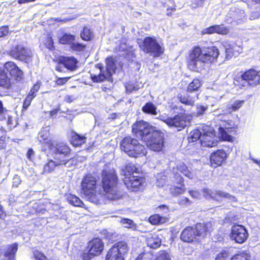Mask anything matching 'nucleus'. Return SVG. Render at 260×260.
<instances>
[{"label":"nucleus","mask_w":260,"mask_h":260,"mask_svg":"<svg viewBox=\"0 0 260 260\" xmlns=\"http://www.w3.org/2000/svg\"><path fill=\"white\" fill-rule=\"evenodd\" d=\"M201 85V81L199 79H194L192 82L189 84L187 87V91L189 92L197 91L200 88Z\"/></svg>","instance_id":"33"},{"label":"nucleus","mask_w":260,"mask_h":260,"mask_svg":"<svg viewBox=\"0 0 260 260\" xmlns=\"http://www.w3.org/2000/svg\"><path fill=\"white\" fill-rule=\"evenodd\" d=\"M235 86L240 89H246L250 86H254L260 84V71L250 69L234 78Z\"/></svg>","instance_id":"4"},{"label":"nucleus","mask_w":260,"mask_h":260,"mask_svg":"<svg viewBox=\"0 0 260 260\" xmlns=\"http://www.w3.org/2000/svg\"><path fill=\"white\" fill-rule=\"evenodd\" d=\"M213 230L211 221L205 223H198L194 227H186L181 233L180 239L184 242H192L204 238Z\"/></svg>","instance_id":"3"},{"label":"nucleus","mask_w":260,"mask_h":260,"mask_svg":"<svg viewBox=\"0 0 260 260\" xmlns=\"http://www.w3.org/2000/svg\"><path fill=\"white\" fill-rule=\"evenodd\" d=\"M106 63V70H104L102 64L99 63L96 65V68L100 69V72L98 75L91 74V78L93 82L99 83L107 81L112 83V76L116 69L115 60L112 57H109L107 58Z\"/></svg>","instance_id":"5"},{"label":"nucleus","mask_w":260,"mask_h":260,"mask_svg":"<svg viewBox=\"0 0 260 260\" xmlns=\"http://www.w3.org/2000/svg\"><path fill=\"white\" fill-rule=\"evenodd\" d=\"M224 46L225 48L226 58L229 59L233 55V45L225 44Z\"/></svg>","instance_id":"44"},{"label":"nucleus","mask_w":260,"mask_h":260,"mask_svg":"<svg viewBox=\"0 0 260 260\" xmlns=\"http://www.w3.org/2000/svg\"><path fill=\"white\" fill-rule=\"evenodd\" d=\"M94 256V255L90 254L89 250L86 248V249L83 252L81 256L83 260H90L91 258Z\"/></svg>","instance_id":"49"},{"label":"nucleus","mask_w":260,"mask_h":260,"mask_svg":"<svg viewBox=\"0 0 260 260\" xmlns=\"http://www.w3.org/2000/svg\"><path fill=\"white\" fill-rule=\"evenodd\" d=\"M126 90L127 92L131 93L134 90H137L138 89V88L132 84H128L126 86Z\"/></svg>","instance_id":"56"},{"label":"nucleus","mask_w":260,"mask_h":260,"mask_svg":"<svg viewBox=\"0 0 260 260\" xmlns=\"http://www.w3.org/2000/svg\"><path fill=\"white\" fill-rule=\"evenodd\" d=\"M248 257L246 254L241 253L234 255L231 260H249Z\"/></svg>","instance_id":"47"},{"label":"nucleus","mask_w":260,"mask_h":260,"mask_svg":"<svg viewBox=\"0 0 260 260\" xmlns=\"http://www.w3.org/2000/svg\"><path fill=\"white\" fill-rule=\"evenodd\" d=\"M246 15L244 10L238 7H231L225 16V21L229 24H238L244 22Z\"/></svg>","instance_id":"14"},{"label":"nucleus","mask_w":260,"mask_h":260,"mask_svg":"<svg viewBox=\"0 0 260 260\" xmlns=\"http://www.w3.org/2000/svg\"><path fill=\"white\" fill-rule=\"evenodd\" d=\"M10 55L15 59L28 63L32 60L33 53L29 48L18 45L11 49Z\"/></svg>","instance_id":"13"},{"label":"nucleus","mask_w":260,"mask_h":260,"mask_svg":"<svg viewBox=\"0 0 260 260\" xmlns=\"http://www.w3.org/2000/svg\"><path fill=\"white\" fill-rule=\"evenodd\" d=\"M87 248L90 254L96 256L102 252L104 249V243L101 239L96 238L88 242Z\"/></svg>","instance_id":"22"},{"label":"nucleus","mask_w":260,"mask_h":260,"mask_svg":"<svg viewBox=\"0 0 260 260\" xmlns=\"http://www.w3.org/2000/svg\"><path fill=\"white\" fill-rule=\"evenodd\" d=\"M143 141L150 149L156 152L160 151L164 147V134L156 129L150 135L145 136Z\"/></svg>","instance_id":"8"},{"label":"nucleus","mask_w":260,"mask_h":260,"mask_svg":"<svg viewBox=\"0 0 260 260\" xmlns=\"http://www.w3.org/2000/svg\"><path fill=\"white\" fill-rule=\"evenodd\" d=\"M17 244L11 245L7 250L5 252L4 255L7 260H14L16 251H17Z\"/></svg>","instance_id":"30"},{"label":"nucleus","mask_w":260,"mask_h":260,"mask_svg":"<svg viewBox=\"0 0 260 260\" xmlns=\"http://www.w3.org/2000/svg\"><path fill=\"white\" fill-rule=\"evenodd\" d=\"M74 100L75 98L73 95H66L64 98V101L69 103L72 102Z\"/></svg>","instance_id":"64"},{"label":"nucleus","mask_w":260,"mask_h":260,"mask_svg":"<svg viewBox=\"0 0 260 260\" xmlns=\"http://www.w3.org/2000/svg\"><path fill=\"white\" fill-rule=\"evenodd\" d=\"M180 101L186 105L192 106L194 104V98L190 97L189 95H181L179 97Z\"/></svg>","instance_id":"38"},{"label":"nucleus","mask_w":260,"mask_h":260,"mask_svg":"<svg viewBox=\"0 0 260 260\" xmlns=\"http://www.w3.org/2000/svg\"><path fill=\"white\" fill-rule=\"evenodd\" d=\"M185 176L187 177L189 179H192L193 178V174L189 171L187 168H186L182 173Z\"/></svg>","instance_id":"62"},{"label":"nucleus","mask_w":260,"mask_h":260,"mask_svg":"<svg viewBox=\"0 0 260 260\" xmlns=\"http://www.w3.org/2000/svg\"><path fill=\"white\" fill-rule=\"evenodd\" d=\"M178 203L180 205H188L191 204V201L186 197H181L179 199Z\"/></svg>","instance_id":"50"},{"label":"nucleus","mask_w":260,"mask_h":260,"mask_svg":"<svg viewBox=\"0 0 260 260\" xmlns=\"http://www.w3.org/2000/svg\"><path fill=\"white\" fill-rule=\"evenodd\" d=\"M102 186L105 197L111 201L121 199L124 192L118 186L117 177L114 170L104 168L102 173Z\"/></svg>","instance_id":"2"},{"label":"nucleus","mask_w":260,"mask_h":260,"mask_svg":"<svg viewBox=\"0 0 260 260\" xmlns=\"http://www.w3.org/2000/svg\"><path fill=\"white\" fill-rule=\"evenodd\" d=\"M140 48L146 53L150 54L154 57H158L164 53V48L154 38L146 37L140 45Z\"/></svg>","instance_id":"7"},{"label":"nucleus","mask_w":260,"mask_h":260,"mask_svg":"<svg viewBox=\"0 0 260 260\" xmlns=\"http://www.w3.org/2000/svg\"><path fill=\"white\" fill-rule=\"evenodd\" d=\"M54 160L58 166H64L72 168L74 166L75 160L70 157V155L66 154L54 153Z\"/></svg>","instance_id":"20"},{"label":"nucleus","mask_w":260,"mask_h":260,"mask_svg":"<svg viewBox=\"0 0 260 260\" xmlns=\"http://www.w3.org/2000/svg\"><path fill=\"white\" fill-rule=\"evenodd\" d=\"M219 54V50L215 46L203 49L195 47L189 53L187 59L188 67L192 71L200 72L206 64L216 60Z\"/></svg>","instance_id":"1"},{"label":"nucleus","mask_w":260,"mask_h":260,"mask_svg":"<svg viewBox=\"0 0 260 260\" xmlns=\"http://www.w3.org/2000/svg\"><path fill=\"white\" fill-rule=\"evenodd\" d=\"M68 78H58L56 83L58 85H63L68 81Z\"/></svg>","instance_id":"58"},{"label":"nucleus","mask_w":260,"mask_h":260,"mask_svg":"<svg viewBox=\"0 0 260 260\" xmlns=\"http://www.w3.org/2000/svg\"><path fill=\"white\" fill-rule=\"evenodd\" d=\"M120 149L129 156L136 157L139 155H145L146 151L143 145L140 144L138 141L131 137L124 138L120 144Z\"/></svg>","instance_id":"6"},{"label":"nucleus","mask_w":260,"mask_h":260,"mask_svg":"<svg viewBox=\"0 0 260 260\" xmlns=\"http://www.w3.org/2000/svg\"><path fill=\"white\" fill-rule=\"evenodd\" d=\"M128 250V248L125 242H117L108 251L106 260H124V256Z\"/></svg>","instance_id":"10"},{"label":"nucleus","mask_w":260,"mask_h":260,"mask_svg":"<svg viewBox=\"0 0 260 260\" xmlns=\"http://www.w3.org/2000/svg\"><path fill=\"white\" fill-rule=\"evenodd\" d=\"M67 199L71 204L75 206L81 207L83 204L81 200L78 197L73 194H69Z\"/></svg>","instance_id":"36"},{"label":"nucleus","mask_w":260,"mask_h":260,"mask_svg":"<svg viewBox=\"0 0 260 260\" xmlns=\"http://www.w3.org/2000/svg\"><path fill=\"white\" fill-rule=\"evenodd\" d=\"M189 194L194 199H200L201 197V194L197 191L190 190L189 191Z\"/></svg>","instance_id":"59"},{"label":"nucleus","mask_w":260,"mask_h":260,"mask_svg":"<svg viewBox=\"0 0 260 260\" xmlns=\"http://www.w3.org/2000/svg\"><path fill=\"white\" fill-rule=\"evenodd\" d=\"M157 107L152 102H148L146 103L142 108V111L146 114L156 115L157 114Z\"/></svg>","instance_id":"27"},{"label":"nucleus","mask_w":260,"mask_h":260,"mask_svg":"<svg viewBox=\"0 0 260 260\" xmlns=\"http://www.w3.org/2000/svg\"><path fill=\"white\" fill-rule=\"evenodd\" d=\"M244 103V100L236 101L231 106L232 109L234 110H238Z\"/></svg>","instance_id":"48"},{"label":"nucleus","mask_w":260,"mask_h":260,"mask_svg":"<svg viewBox=\"0 0 260 260\" xmlns=\"http://www.w3.org/2000/svg\"><path fill=\"white\" fill-rule=\"evenodd\" d=\"M36 260H47V258L43 254L41 253H35Z\"/></svg>","instance_id":"60"},{"label":"nucleus","mask_w":260,"mask_h":260,"mask_svg":"<svg viewBox=\"0 0 260 260\" xmlns=\"http://www.w3.org/2000/svg\"><path fill=\"white\" fill-rule=\"evenodd\" d=\"M9 32V27L3 26L0 27V38L6 36Z\"/></svg>","instance_id":"52"},{"label":"nucleus","mask_w":260,"mask_h":260,"mask_svg":"<svg viewBox=\"0 0 260 260\" xmlns=\"http://www.w3.org/2000/svg\"><path fill=\"white\" fill-rule=\"evenodd\" d=\"M248 236V233L244 226L236 224L232 227L230 238L236 243L239 244L244 243Z\"/></svg>","instance_id":"15"},{"label":"nucleus","mask_w":260,"mask_h":260,"mask_svg":"<svg viewBox=\"0 0 260 260\" xmlns=\"http://www.w3.org/2000/svg\"><path fill=\"white\" fill-rule=\"evenodd\" d=\"M86 138L79 135L75 134L72 136L71 138L72 144L76 146H79L85 142Z\"/></svg>","instance_id":"34"},{"label":"nucleus","mask_w":260,"mask_h":260,"mask_svg":"<svg viewBox=\"0 0 260 260\" xmlns=\"http://www.w3.org/2000/svg\"><path fill=\"white\" fill-rule=\"evenodd\" d=\"M231 127H219L218 128L220 136L223 141H232L233 138L229 134L232 131Z\"/></svg>","instance_id":"28"},{"label":"nucleus","mask_w":260,"mask_h":260,"mask_svg":"<svg viewBox=\"0 0 260 260\" xmlns=\"http://www.w3.org/2000/svg\"><path fill=\"white\" fill-rule=\"evenodd\" d=\"M136 168L133 164H129L125 167V170L127 173H129V175H131V173H134L136 170Z\"/></svg>","instance_id":"51"},{"label":"nucleus","mask_w":260,"mask_h":260,"mask_svg":"<svg viewBox=\"0 0 260 260\" xmlns=\"http://www.w3.org/2000/svg\"><path fill=\"white\" fill-rule=\"evenodd\" d=\"M4 67L7 72H9L10 75L16 80L20 81L23 79V71L14 62L8 61L5 64Z\"/></svg>","instance_id":"19"},{"label":"nucleus","mask_w":260,"mask_h":260,"mask_svg":"<svg viewBox=\"0 0 260 260\" xmlns=\"http://www.w3.org/2000/svg\"><path fill=\"white\" fill-rule=\"evenodd\" d=\"M36 96V95H34L32 93H29L26 97L24 102L23 108V109H26L30 105L32 99Z\"/></svg>","instance_id":"41"},{"label":"nucleus","mask_w":260,"mask_h":260,"mask_svg":"<svg viewBox=\"0 0 260 260\" xmlns=\"http://www.w3.org/2000/svg\"><path fill=\"white\" fill-rule=\"evenodd\" d=\"M146 242L148 246L151 248L155 249L160 246L161 240L158 235L154 234L147 238Z\"/></svg>","instance_id":"24"},{"label":"nucleus","mask_w":260,"mask_h":260,"mask_svg":"<svg viewBox=\"0 0 260 260\" xmlns=\"http://www.w3.org/2000/svg\"><path fill=\"white\" fill-rule=\"evenodd\" d=\"M207 106H204L202 105H198L197 106V112H196V115L197 116H200L203 114H204L206 112V111L208 109Z\"/></svg>","instance_id":"46"},{"label":"nucleus","mask_w":260,"mask_h":260,"mask_svg":"<svg viewBox=\"0 0 260 260\" xmlns=\"http://www.w3.org/2000/svg\"><path fill=\"white\" fill-rule=\"evenodd\" d=\"M123 182L127 188L132 191H137L143 186L144 179L135 176L125 177Z\"/></svg>","instance_id":"17"},{"label":"nucleus","mask_w":260,"mask_h":260,"mask_svg":"<svg viewBox=\"0 0 260 260\" xmlns=\"http://www.w3.org/2000/svg\"><path fill=\"white\" fill-rule=\"evenodd\" d=\"M13 186L18 187V186L21 183V180L20 177L18 175H15L13 179Z\"/></svg>","instance_id":"55"},{"label":"nucleus","mask_w":260,"mask_h":260,"mask_svg":"<svg viewBox=\"0 0 260 260\" xmlns=\"http://www.w3.org/2000/svg\"><path fill=\"white\" fill-rule=\"evenodd\" d=\"M204 31H205L204 33L209 34L215 33V25H213L208 28H207L206 29H205Z\"/></svg>","instance_id":"63"},{"label":"nucleus","mask_w":260,"mask_h":260,"mask_svg":"<svg viewBox=\"0 0 260 260\" xmlns=\"http://www.w3.org/2000/svg\"><path fill=\"white\" fill-rule=\"evenodd\" d=\"M167 176L163 174H159L156 177L157 179V185L161 187L163 186L167 180Z\"/></svg>","instance_id":"42"},{"label":"nucleus","mask_w":260,"mask_h":260,"mask_svg":"<svg viewBox=\"0 0 260 260\" xmlns=\"http://www.w3.org/2000/svg\"><path fill=\"white\" fill-rule=\"evenodd\" d=\"M203 133H202V125L198 127L197 129L191 131L188 136L189 143H192L201 139Z\"/></svg>","instance_id":"26"},{"label":"nucleus","mask_w":260,"mask_h":260,"mask_svg":"<svg viewBox=\"0 0 260 260\" xmlns=\"http://www.w3.org/2000/svg\"><path fill=\"white\" fill-rule=\"evenodd\" d=\"M156 129L155 127L150 125L148 123L140 120L133 124L132 132L138 138L144 141L145 136L150 135Z\"/></svg>","instance_id":"12"},{"label":"nucleus","mask_w":260,"mask_h":260,"mask_svg":"<svg viewBox=\"0 0 260 260\" xmlns=\"http://www.w3.org/2000/svg\"><path fill=\"white\" fill-rule=\"evenodd\" d=\"M7 72L5 69L0 68V87L8 89L11 86L10 78L8 77Z\"/></svg>","instance_id":"25"},{"label":"nucleus","mask_w":260,"mask_h":260,"mask_svg":"<svg viewBox=\"0 0 260 260\" xmlns=\"http://www.w3.org/2000/svg\"><path fill=\"white\" fill-rule=\"evenodd\" d=\"M121 223H122L124 227L126 228H132L133 226H135V224L134 223L133 221L129 219H122L121 220Z\"/></svg>","instance_id":"43"},{"label":"nucleus","mask_w":260,"mask_h":260,"mask_svg":"<svg viewBox=\"0 0 260 260\" xmlns=\"http://www.w3.org/2000/svg\"><path fill=\"white\" fill-rule=\"evenodd\" d=\"M161 120L169 126L178 128V131H180L190 124L192 117L187 114L180 113L173 118H161Z\"/></svg>","instance_id":"9"},{"label":"nucleus","mask_w":260,"mask_h":260,"mask_svg":"<svg viewBox=\"0 0 260 260\" xmlns=\"http://www.w3.org/2000/svg\"><path fill=\"white\" fill-rule=\"evenodd\" d=\"M185 190V188L183 184H181V186L180 187H176L174 188V193L176 194H179L184 192Z\"/></svg>","instance_id":"54"},{"label":"nucleus","mask_w":260,"mask_h":260,"mask_svg":"<svg viewBox=\"0 0 260 260\" xmlns=\"http://www.w3.org/2000/svg\"><path fill=\"white\" fill-rule=\"evenodd\" d=\"M156 260H171L170 254L165 251H161Z\"/></svg>","instance_id":"45"},{"label":"nucleus","mask_w":260,"mask_h":260,"mask_svg":"<svg viewBox=\"0 0 260 260\" xmlns=\"http://www.w3.org/2000/svg\"><path fill=\"white\" fill-rule=\"evenodd\" d=\"M57 166H59L54 160H50L44 165L43 172L44 173H50Z\"/></svg>","instance_id":"37"},{"label":"nucleus","mask_w":260,"mask_h":260,"mask_svg":"<svg viewBox=\"0 0 260 260\" xmlns=\"http://www.w3.org/2000/svg\"><path fill=\"white\" fill-rule=\"evenodd\" d=\"M76 36L70 34L65 33L59 39V42L62 44L69 45L70 47L71 44L76 40Z\"/></svg>","instance_id":"29"},{"label":"nucleus","mask_w":260,"mask_h":260,"mask_svg":"<svg viewBox=\"0 0 260 260\" xmlns=\"http://www.w3.org/2000/svg\"><path fill=\"white\" fill-rule=\"evenodd\" d=\"M174 177L175 178L176 181L178 184L181 185L183 182V178L179 173L174 172Z\"/></svg>","instance_id":"57"},{"label":"nucleus","mask_w":260,"mask_h":260,"mask_svg":"<svg viewBox=\"0 0 260 260\" xmlns=\"http://www.w3.org/2000/svg\"><path fill=\"white\" fill-rule=\"evenodd\" d=\"M149 222L152 224H159L166 222V218L158 214L151 216L149 219Z\"/></svg>","instance_id":"35"},{"label":"nucleus","mask_w":260,"mask_h":260,"mask_svg":"<svg viewBox=\"0 0 260 260\" xmlns=\"http://www.w3.org/2000/svg\"><path fill=\"white\" fill-rule=\"evenodd\" d=\"M54 153L71 155V149L67 145L63 143H59L56 144Z\"/></svg>","instance_id":"31"},{"label":"nucleus","mask_w":260,"mask_h":260,"mask_svg":"<svg viewBox=\"0 0 260 260\" xmlns=\"http://www.w3.org/2000/svg\"><path fill=\"white\" fill-rule=\"evenodd\" d=\"M203 196L207 199H212L213 200L218 201L217 197H222L234 202L237 201L235 197L230 194L221 190H211L208 188L203 189Z\"/></svg>","instance_id":"16"},{"label":"nucleus","mask_w":260,"mask_h":260,"mask_svg":"<svg viewBox=\"0 0 260 260\" xmlns=\"http://www.w3.org/2000/svg\"><path fill=\"white\" fill-rule=\"evenodd\" d=\"M96 179L91 175H86L82 181V191L86 196L92 194L95 188Z\"/></svg>","instance_id":"18"},{"label":"nucleus","mask_w":260,"mask_h":260,"mask_svg":"<svg viewBox=\"0 0 260 260\" xmlns=\"http://www.w3.org/2000/svg\"><path fill=\"white\" fill-rule=\"evenodd\" d=\"M205 0H195L191 4V7L193 8H197L199 7H202L203 3Z\"/></svg>","instance_id":"53"},{"label":"nucleus","mask_w":260,"mask_h":260,"mask_svg":"<svg viewBox=\"0 0 260 260\" xmlns=\"http://www.w3.org/2000/svg\"><path fill=\"white\" fill-rule=\"evenodd\" d=\"M227 154L223 150H218L213 152L210 158L211 166L216 168L220 166L225 160Z\"/></svg>","instance_id":"21"},{"label":"nucleus","mask_w":260,"mask_h":260,"mask_svg":"<svg viewBox=\"0 0 260 260\" xmlns=\"http://www.w3.org/2000/svg\"><path fill=\"white\" fill-rule=\"evenodd\" d=\"M215 33H217L219 34L226 35L229 32L228 28L225 27L223 24L215 25Z\"/></svg>","instance_id":"40"},{"label":"nucleus","mask_w":260,"mask_h":260,"mask_svg":"<svg viewBox=\"0 0 260 260\" xmlns=\"http://www.w3.org/2000/svg\"><path fill=\"white\" fill-rule=\"evenodd\" d=\"M202 133L203 134L200 140L202 147L210 148L217 145L218 138L215 136V132L212 127L207 125H202Z\"/></svg>","instance_id":"11"},{"label":"nucleus","mask_w":260,"mask_h":260,"mask_svg":"<svg viewBox=\"0 0 260 260\" xmlns=\"http://www.w3.org/2000/svg\"><path fill=\"white\" fill-rule=\"evenodd\" d=\"M80 37L84 41H90L93 37V32L88 26H84Z\"/></svg>","instance_id":"32"},{"label":"nucleus","mask_w":260,"mask_h":260,"mask_svg":"<svg viewBox=\"0 0 260 260\" xmlns=\"http://www.w3.org/2000/svg\"><path fill=\"white\" fill-rule=\"evenodd\" d=\"M229 256V253L226 251H223L219 253L218 254L216 257H217L218 259H220V258H226Z\"/></svg>","instance_id":"61"},{"label":"nucleus","mask_w":260,"mask_h":260,"mask_svg":"<svg viewBox=\"0 0 260 260\" xmlns=\"http://www.w3.org/2000/svg\"><path fill=\"white\" fill-rule=\"evenodd\" d=\"M60 62L68 70L74 71L77 68L78 60L74 57H63L60 60Z\"/></svg>","instance_id":"23"},{"label":"nucleus","mask_w":260,"mask_h":260,"mask_svg":"<svg viewBox=\"0 0 260 260\" xmlns=\"http://www.w3.org/2000/svg\"><path fill=\"white\" fill-rule=\"evenodd\" d=\"M85 47V45H83L78 42H75V41L73 43L71 44V46L70 47L73 50L79 52L83 51Z\"/></svg>","instance_id":"39"}]
</instances>
